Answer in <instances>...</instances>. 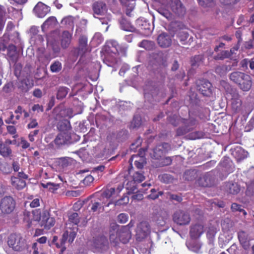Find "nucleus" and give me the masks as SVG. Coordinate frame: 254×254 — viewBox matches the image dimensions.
<instances>
[{"mask_svg":"<svg viewBox=\"0 0 254 254\" xmlns=\"http://www.w3.org/2000/svg\"><path fill=\"white\" fill-rule=\"evenodd\" d=\"M131 237V233L127 226H120L115 225L110 230V240L114 242L119 239L123 244L127 243Z\"/></svg>","mask_w":254,"mask_h":254,"instance_id":"f257e3e1","label":"nucleus"},{"mask_svg":"<svg viewBox=\"0 0 254 254\" xmlns=\"http://www.w3.org/2000/svg\"><path fill=\"white\" fill-rule=\"evenodd\" d=\"M183 178L188 181H192L198 178L196 184L201 187L206 186V174L199 170L191 169L187 170L184 173Z\"/></svg>","mask_w":254,"mask_h":254,"instance_id":"f03ea898","label":"nucleus"},{"mask_svg":"<svg viewBox=\"0 0 254 254\" xmlns=\"http://www.w3.org/2000/svg\"><path fill=\"white\" fill-rule=\"evenodd\" d=\"M136 241L140 242L146 238L151 233V227L149 223L142 221L137 224L135 229Z\"/></svg>","mask_w":254,"mask_h":254,"instance_id":"7ed1b4c3","label":"nucleus"},{"mask_svg":"<svg viewBox=\"0 0 254 254\" xmlns=\"http://www.w3.org/2000/svg\"><path fill=\"white\" fill-rule=\"evenodd\" d=\"M7 244L15 251H22L25 247V240L20 235L11 234L8 237Z\"/></svg>","mask_w":254,"mask_h":254,"instance_id":"20e7f679","label":"nucleus"},{"mask_svg":"<svg viewBox=\"0 0 254 254\" xmlns=\"http://www.w3.org/2000/svg\"><path fill=\"white\" fill-rule=\"evenodd\" d=\"M16 202L13 198L6 196L2 198L0 202V210L3 214H9L14 210Z\"/></svg>","mask_w":254,"mask_h":254,"instance_id":"39448f33","label":"nucleus"},{"mask_svg":"<svg viewBox=\"0 0 254 254\" xmlns=\"http://www.w3.org/2000/svg\"><path fill=\"white\" fill-rule=\"evenodd\" d=\"M171 149L170 145L168 143H162L157 145L150 153L151 157L154 160H158L164 157Z\"/></svg>","mask_w":254,"mask_h":254,"instance_id":"423d86ee","label":"nucleus"},{"mask_svg":"<svg viewBox=\"0 0 254 254\" xmlns=\"http://www.w3.org/2000/svg\"><path fill=\"white\" fill-rule=\"evenodd\" d=\"M173 220L177 225L180 226L186 225L190 223V217L188 213L179 210L174 213Z\"/></svg>","mask_w":254,"mask_h":254,"instance_id":"0eeeda50","label":"nucleus"},{"mask_svg":"<svg viewBox=\"0 0 254 254\" xmlns=\"http://www.w3.org/2000/svg\"><path fill=\"white\" fill-rule=\"evenodd\" d=\"M41 213L40 209H35L31 213L29 211H26L24 213V221L26 222L28 228L32 226V222L40 221L41 218Z\"/></svg>","mask_w":254,"mask_h":254,"instance_id":"6e6552de","label":"nucleus"},{"mask_svg":"<svg viewBox=\"0 0 254 254\" xmlns=\"http://www.w3.org/2000/svg\"><path fill=\"white\" fill-rule=\"evenodd\" d=\"M133 181L128 182L127 184V189L128 190V193H133L137 190L135 183H140L145 179L144 175L138 172H136L132 176Z\"/></svg>","mask_w":254,"mask_h":254,"instance_id":"1a4fd4ad","label":"nucleus"},{"mask_svg":"<svg viewBox=\"0 0 254 254\" xmlns=\"http://www.w3.org/2000/svg\"><path fill=\"white\" fill-rule=\"evenodd\" d=\"M172 11L178 16H184L186 9L180 0H171L170 4Z\"/></svg>","mask_w":254,"mask_h":254,"instance_id":"9d476101","label":"nucleus"},{"mask_svg":"<svg viewBox=\"0 0 254 254\" xmlns=\"http://www.w3.org/2000/svg\"><path fill=\"white\" fill-rule=\"evenodd\" d=\"M70 135L65 132H60L58 134L53 141L56 147L60 148L63 146L68 144L70 140Z\"/></svg>","mask_w":254,"mask_h":254,"instance_id":"9b49d317","label":"nucleus"},{"mask_svg":"<svg viewBox=\"0 0 254 254\" xmlns=\"http://www.w3.org/2000/svg\"><path fill=\"white\" fill-rule=\"evenodd\" d=\"M223 190L227 194H237L240 190V186L236 183L233 182H226L223 185Z\"/></svg>","mask_w":254,"mask_h":254,"instance_id":"f8f14e48","label":"nucleus"},{"mask_svg":"<svg viewBox=\"0 0 254 254\" xmlns=\"http://www.w3.org/2000/svg\"><path fill=\"white\" fill-rule=\"evenodd\" d=\"M204 231V226L198 222L191 226L190 235L191 238L197 239L203 233Z\"/></svg>","mask_w":254,"mask_h":254,"instance_id":"ddd939ff","label":"nucleus"},{"mask_svg":"<svg viewBox=\"0 0 254 254\" xmlns=\"http://www.w3.org/2000/svg\"><path fill=\"white\" fill-rule=\"evenodd\" d=\"M34 11L38 17L42 18L50 11V7L42 2H39L34 7Z\"/></svg>","mask_w":254,"mask_h":254,"instance_id":"4468645a","label":"nucleus"},{"mask_svg":"<svg viewBox=\"0 0 254 254\" xmlns=\"http://www.w3.org/2000/svg\"><path fill=\"white\" fill-rule=\"evenodd\" d=\"M252 84L253 82L251 77L246 74L237 85L243 91L247 92L251 89Z\"/></svg>","mask_w":254,"mask_h":254,"instance_id":"2eb2a0df","label":"nucleus"},{"mask_svg":"<svg viewBox=\"0 0 254 254\" xmlns=\"http://www.w3.org/2000/svg\"><path fill=\"white\" fill-rule=\"evenodd\" d=\"M157 43L160 47L166 48L171 45L172 39L169 34L166 33H162L158 36Z\"/></svg>","mask_w":254,"mask_h":254,"instance_id":"dca6fc26","label":"nucleus"},{"mask_svg":"<svg viewBox=\"0 0 254 254\" xmlns=\"http://www.w3.org/2000/svg\"><path fill=\"white\" fill-rule=\"evenodd\" d=\"M232 108L235 112H238L241 110L242 101L236 90H232Z\"/></svg>","mask_w":254,"mask_h":254,"instance_id":"f3484780","label":"nucleus"},{"mask_svg":"<svg viewBox=\"0 0 254 254\" xmlns=\"http://www.w3.org/2000/svg\"><path fill=\"white\" fill-rule=\"evenodd\" d=\"M12 149L10 146L5 140H0V155L4 158H7L12 155Z\"/></svg>","mask_w":254,"mask_h":254,"instance_id":"a211bd4d","label":"nucleus"},{"mask_svg":"<svg viewBox=\"0 0 254 254\" xmlns=\"http://www.w3.org/2000/svg\"><path fill=\"white\" fill-rule=\"evenodd\" d=\"M238 237L242 247L246 250H248L250 247V243L248 234L244 231H240L238 233Z\"/></svg>","mask_w":254,"mask_h":254,"instance_id":"6ab92c4d","label":"nucleus"},{"mask_svg":"<svg viewBox=\"0 0 254 254\" xmlns=\"http://www.w3.org/2000/svg\"><path fill=\"white\" fill-rule=\"evenodd\" d=\"M92 9L94 14L102 15L106 11L107 7L104 2L96 1L93 4Z\"/></svg>","mask_w":254,"mask_h":254,"instance_id":"aec40b11","label":"nucleus"},{"mask_svg":"<svg viewBox=\"0 0 254 254\" xmlns=\"http://www.w3.org/2000/svg\"><path fill=\"white\" fill-rule=\"evenodd\" d=\"M232 154L238 161H240L247 158L248 153L241 147L237 146L233 150Z\"/></svg>","mask_w":254,"mask_h":254,"instance_id":"412c9836","label":"nucleus"},{"mask_svg":"<svg viewBox=\"0 0 254 254\" xmlns=\"http://www.w3.org/2000/svg\"><path fill=\"white\" fill-rule=\"evenodd\" d=\"M11 182L12 187L17 190H22L26 185L25 180L15 176L11 177Z\"/></svg>","mask_w":254,"mask_h":254,"instance_id":"4be33fe9","label":"nucleus"},{"mask_svg":"<svg viewBox=\"0 0 254 254\" xmlns=\"http://www.w3.org/2000/svg\"><path fill=\"white\" fill-rule=\"evenodd\" d=\"M119 47V44L116 41L110 40L106 43L105 50L108 53L116 54L118 53Z\"/></svg>","mask_w":254,"mask_h":254,"instance_id":"5701e85b","label":"nucleus"},{"mask_svg":"<svg viewBox=\"0 0 254 254\" xmlns=\"http://www.w3.org/2000/svg\"><path fill=\"white\" fill-rule=\"evenodd\" d=\"M122 4L126 6V14L129 17H131V12L134 8V0H120Z\"/></svg>","mask_w":254,"mask_h":254,"instance_id":"b1692460","label":"nucleus"},{"mask_svg":"<svg viewBox=\"0 0 254 254\" xmlns=\"http://www.w3.org/2000/svg\"><path fill=\"white\" fill-rule=\"evenodd\" d=\"M72 37V35L67 31H64L62 35L61 46L64 49L68 47Z\"/></svg>","mask_w":254,"mask_h":254,"instance_id":"393cba45","label":"nucleus"},{"mask_svg":"<svg viewBox=\"0 0 254 254\" xmlns=\"http://www.w3.org/2000/svg\"><path fill=\"white\" fill-rule=\"evenodd\" d=\"M57 128L61 132L69 130L71 128V126L69 121L66 119L60 120L57 124Z\"/></svg>","mask_w":254,"mask_h":254,"instance_id":"a878e982","label":"nucleus"},{"mask_svg":"<svg viewBox=\"0 0 254 254\" xmlns=\"http://www.w3.org/2000/svg\"><path fill=\"white\" fill-rule=\"evenodd\" d=\"M246 74L243 72L236 71L231 73L229 77L231 81L237 85Z\"/></svg>","mask_w":254,"mask_h":254,"instance_id":"bb28decb","label":"nucleus"},{"mask_svg":"<svg viewBox=\"0 0 254 254\" xmlns=\"http://www.w3.org/2000/svg\"><path fill=\"white\" fill-rule=\"evenodd\" d=\"M6 55L10 60L12 61H15L17 55L16 47L13 44L9 45L7 46Z\"/></svg>","mask_w":254,"mask_h":254,"instance_id":"cd10ccee","label":"nucleus"},{"mask_svg":"<svg viewBox=\"0 0 254 254\" xmlns=\"http://www.w3.org/2000/svg\"><path fill=\"white\" fill-rule=\"evenodd\" d=\"M172 160L170 157H163L154 163V166L156 167H162L171 164Z\"/></svg>","mask_w":254,"mask_h":254,"instance_id":"c85d7f7f","label":"nucleus"},{"mask_svg":"<svg viewBox=\"0 0 254 254\" xmlns=\"http://www.w3.org/2000/svg\"><path fill=\"white\" fill-rule=\"evenodd\" d=\"M120 25L122 29L125 31L132 32L135 29L131 23L123 17L120 20Z\"/></svg>","mask_w":254,"mask_h":254,"instance_id":"c756f323","label":"nucleus"},{"mask_svg":"<svg viewBox=\"0 0 254 254\" xmlns=\"http://www.w3.org/2000/svg\"><path fill=\"white\" fill-rule=\"evenodd\" d=\"M220 166L223 168L224 171L227 173L232 172L234 169L232 162L228 158H225L220 163Z\"/></svg>","mask_w":254,"mask_h":254,"instance_id":"7c9ffc66","label":"nucleus"},{"mask_svg":"<svg viewBox=\"0 0 254 254\" xmlns=\"http://www.w3.org/2000/svg\"><path fill=\"white\" fill-rule=\"evenodd\" d=\"M69 88L64 86H60L57 89L56 98L58 100L64 99L69 92Z\"/></svg>","mask_w":254,"mask_h":254,"instance_id":"2f4dec72","label":"nucleus"},{"mask_svg":"<svg viewBox=\"0 0 254 254\" xmlns=\"http://www.w3.org/2000/svg\"><path fill=\"white\" fill-rule=\"evenodd\" d=\"M217 171L210 172L207 173V179H208L209 181V183H207V187H212L216 184L217 182Z\"/></svg>","mask_w":254,"mask_h":254,"instance_id":"473e14b6","label":"nucleus"},{"mask_svg":"<svg viewBox=\"0 0 254 254\" xmlns=\"http://www.w3.org/2000/svg\"><path fill=\"white\" fill-rule=\"evenodd\" d=\"M231 68L230 65L224 64L218 65L215 67V72L220 76H223L225 75L227 72L231 70Z\"/></svg>","mask_w":254,"mask_h":254,"instance_id":"72a5a7b5","label":"nucleus"},{"mask_svg":"<svg viewBox=\"0 0 254 254\" xmlns=\"http://www.w3.org/2000/svg\"><path fill=\"white\" fill-rule=\"evenodd\" d=\"M87 38L84 36H81L79 39V50L83 53L87 52Z\"/></svg>","mask_w":254,"mask_h":254,"instance_id":"f704fd0d","label":"nucleus"},{"mask_svg":"<svg viewBox=\"0 0 254 254\" xmlns=\"http://www.w3.org/2000/svg\"><path fill=\"white\" fill-rule=\"evenodd\" d=\"M206 81L205 80L199 79L196 81L197 89L204 96L206 95Z\"/></svg>","mask_w":254,"mask_h":254,"instance_id":"c9c22d12","label":"nucleus"},{"mask_svg":"<svg viewBox=\"0 0 254 254\" xmlns=\"http://www.w3.org/2000/svg\"><path fill=\"white\" fill-rule=\"evenodd\" d=\"M139 46L146 50L150 51L154 48L155 43L153 41L143 40L139 43Z\"/></svg>","mask_w":254,"mask_h":254,"instance_id":"e433bc0d","label":"nucleus"},{"mask_svg":"<svg viewBox=\"0 0 254 254\" xmlns=\"http://www.w3.org/2000/svg\"><path fill=\"white\" fill-rule=\"evenodd\" d=\"M245 193L248 196H254V179L246 183Z\"/></svg>","mask_w":254,"mask_h":254,"instance_id":"4c0bfd02","label":"nucleus"},{"mask_svg":"<svg viewBox=\"0 0 254 254\" xmlns=\"http://www.w3.org/2000/svg\"><path fill=\"white\" fill-rule=\"evenodd\" d=\"M203 62L201 55L195 56L191 58L190 64L192 67H195L199 66Z\"/></svg>","mask_w":254,"mask_h":254,"instance_id":"58836bf2","label":"nucleus"},{"mask_svg":"<svg viewBox=\"0 0 254 254\" xmlns=\"http://www.w3.org/2000/svg\"><path fill=\"white\" fill-rule=\"evenodd\" d=\"M28 80L27 79H23L20 80L18 85V88L22 92H26L29 89V85L28 82Z\"/></svg>","mask_w":254,"mask_h":254,"instance_id":"ea45409f","label":"nucleus"},{"mask_svg":"<svg viewBox=\"0 0 254 254\" xmlns=\"http://www.w3.org/2000/svg\"><path fill=\"white\" fill-rule=\"evenodd\" d=\"M55 224V220L53 217L48 218V219L44 223H40L41 227H43L46 230H49L53 227Z\"/></svg>","mask_w":254,"mask_h":254,"instance_id":"a19ab883","label":"nucleus"},{"mask_svg":"<svg viewBox=\"0 0 254 254\" xmlns=\"http://www.w3.org/2000/svg\"><path fill=\"white\" fill-rule=\"evenodd\" d=\"M215 88L213 87L210 82H207V97L210 98V101H213L215 99Z\"/></svg>","mask_w":254,"mask_h":254,"instance_id":"79ce46f5","label":"nucleus"},{"mask_svg":"<svg viewBox=\"0 0 254 254\" xmlns=\"http://www.w3.org/2000/svg\"><path fill=\"white\" fill-rule=\"evenodd\" d=\"M141 124V119L140 116H134L130 123L129 128H138Z\"/></svg>","mask_w":254,"mask_h":254,"instance_id":"37998d69","label":"nucleus"},{"mask_svg":"<svg viewBox=\"0 0 254 254\" xmlns=\"http://www.w3.org/2000/svg\"><path fill=\"white\" fill-rule=\"evenodd\" d=\"M68 221L74 225H77L80 222L78 214L76 212H73L68 214Z\"/></svg>","mask_w":254,"mask_h":254,"instance_id":"c03bdc74","label":"nucleus"},{"mask_svg":"<svg viewBox=\"0 0 254 254\" xmlns=\"http://www.w3.org/2000/svg\"><path fill=\"white\" fill-rule=\"evenodd\" d=\"M62 68V63L58 61H55L50 66V70L52 72H59Z\"/></svg>","mask_w":254,"mask_h":254,"instance_id":"a18cd8bd","label":"nucleus"},{"mask_svg":"<svg viewBox=\"0 0 254 254\" xmlns=\"http://www.w3.org/2000/svg\"><path fill=\"white\" fill-rule=\"evenodd\" d=\"M157 11L160 14L165 17L168 20H171L173 19V14L168 10L160 8Z\"/></svg>","mask_w":254,"mask_h":254,"instance_id":"49530a36","label":"nucleus"},{"mask_svg":"<svg viewBox=\"0 0 254 254\" xmlns=\"http://www.w3.org/2000/svg\"><path fill=\"white\" fill-rule=\"evenodd\" d=\"M192 130V127L188 128L185 125L184 127H179L176 130L177 136L183 135Z\"/></svg>","mask_w":254,"mask_h":254,"instance_id":"de8ad7c7","label":"nucleus"},{"mask_svg":"<svg viewBox=\"0 0 254 254\" xmlns=\"http://www.w3.org/2000/svg\"><path fill=\"white\" fill-rule=\"evenodd\" d=\"M232 55V54L229 51H223L214 57L216 60H222L225 58H228Z\"/></svg>","mask_w":254,"mask_h":254,"instance_id":"09e8293b","label":"nucleus"},{"mask_svg":"<svg viewBox=\"0 0 254 254\" xmlns=\"http://www.w3.org/2000/svg\"><path fill=\"white\" fill-rule=\"evenodd\" d=\"M130 193H128L127 192V194H124V196L120 199L116 201L115 203V205H126L129 202V197L127 194H129Z\"/></svg>","mask_w":254,"mask_h":254,"instance_id":"8fccbe9b","label":"nucleus"},{"mask_svg":"<svg viewBox=\"0 0 254 254\" xmlns=\"http://www.w3.org/2000/svg\"><path fill=\"white\" fill-rule=\"evenodd\" d=\"M189 37V33L187 31H180L177 34V38L178 40L184 43Z\"/></svg>","mask_w":254,"mask_h":254,"instance_id":"3c124183","label":"nucleus"},{"mask_svg":"<svg viewBox=\"0 0 254 254\" xmlns=\"http://www.w3.org/2000/svg\"><path fill=\"white\" fill-rule=\"evenodd\" d=\"M5 14L4 7L0 5V32H1L4 25L3 18Z\"/></svg>","mask_w":254,"mask_h":254,"instance_id":"603ef678","label":"nucleus"},{"mask_svg":"<svg viewBox=\"0 0 254 254\" xmlns=\"http://www.w3.org/2000/svg\"><path fill=\"white\" fill-rule=\"evenodd\" d=\"M211 204L213 206H217L220 208H223L225 206V203L221 200H207V204Z\"/></svg>","mask_w":254,"mask_h":254,"instance_id":"864d4df0","label":"nucleus"},{"mask_svg":"<svg viewBox=\"0 0 254 254\" xmlns=\"http://www.w3.org/2000/svg\"><path fill=\"white\" fill-rule=\"evenodd\" d=\"M116 194L115 188H111L105 190L102 193V196L109 198Z\"/></svg>","mask_w":254,"mask_h":254,"instance_id":"5fc2aeb1","label":"nucleus"},{"mask_svg":"<svg viewBox=\"0 0 254 254\" xmlns=\"http://www.w3.org/2000/svg\"><path fill=\"white\" fill-rule=\"evenodd\" d=\"M167 66V64H164V67H166ZM157 74L159 75L160 76V80L161 81L163 82L166 78L167 75V71L165 67L163 68H158L157 70Z\"/></svg>","mask_w":254,"mask_h":254,"instance_id":"6e6d98bb","label":"nucleus"},{"mask_svg":"<svg viewBox=\"0 0 254 254\" xmlns=\"http://www.w3.org/2000/svg\"><path fill=\"white\" fill-rule=\"evenodd\" d=\"M183 123L186 126L188 127V128L192 127L193 129L195 125H196V120L193 119H182Z\"/></svg>","mask_w":254,"mask_h":254,"instance_id":"4d7b16f0","label":"nucleus"},{"mask_svg":"<svg viewBox=\"0 0 254 254\" xmlns=\"http://www.w3.org/2000/svg\"><path fill=\"white\" fill-rule=\"evenodd\" d=\"M231 208L233 212L239 211L243 212L244 215H246L247 214V212L242 208V205H239L236 203H232Z\"/></svg>","mask_w":254,"mask_h":254,"instance_id":"13d9d810","label":"nucleus"},{"mask_svg":"<svg viewBox=\"0 0 254 254\" xmlns=\"http://www.w3.org/2000/svg\"><path fill=\"white\" fill-rule=\"evenodd\" d=\"M160 180L165 183L168 184L173 180V178L171 175L167 174H164L159 176Z\"/></svg>","mask_w":254,"mask_h":254,"instance_id":"bf43d9fd","label":"nucleus"},{"mask_svg":"<svg viewBox=\"0 0 254 254\" xmlns=\"http://www.w3.org/2000/svg\"><path fill=\"white\" fill-rule=\"evenodd\" d=\"M6 129L8 133L10 135H13L12 137L16 138L18 137V135L17 134V131L16 127L13 126H7Z\"/></svg>","mask_w":254,"mask_h":254,"instance_id":"052dcab7","label":"nucleus"},{"mask_svg":"<svg viewBox=\"0 0 254 254\" xmlns=\"http://www.w3.org/2000/svg\"><path fill=\"white\" fill-rule=\"evenodd\" d=\"M153 219L159 225L162 226L165 223V217L162 216L159 214H156L154 216Z\"/></svg>","mask_w":254,"mask_h":254,"instance_id":"680f3d73","label":"nucleus"},{"mask_svg":"<svg viewBox=\"0 0 254 254\" xmlns=\"http://www.w3.org/2000/svg\"><path fill=\"white\" fill-rule=\"evenodd\" d=\"M150 191L151 193L148 195V197L153 200L157 199L159 195L163 194V191H161L157 192L155 189H151Z\"/></svg>","mask_w":254,"mask_h":254,"instance_id":"e2e57ef3","label":"nucleus"},{"mask_svg":"<svg viewBox=\"0 0 254 254\" xmlns=\"http://www.w3.org/2000/svg\"><path fill=\"white\" fill-rule=\"evenodd\" d=\"M216 233V228L214 226H211L209 228V230L207 232V235L208 234L210 235L209 243L212 244L213 242V238Z\"/></svg>","mask_w":254,"mask_h":254,"instance_id":"0e129e2a","label":"nucleus"},{"mask_svg":"<svg viewBox=\"0 0 254 254\" xmlns=\"http://www.w3.org/2000/svg\"><path fill=\"white\" fill-rule=\"evenodd\" d=\"M180 117L177 115H174L173 116H170L168 118V121L171 124L174 126H177L180 120Z\"/></svg>","mask_w":254,"mask_h":254,"instance_id":"69168bd1","label":"nucleus"},{"mask_svg":"<svg viewBox=\"0 0 254 254\" xmlns=\"http://www.w3.org/2000/svg\"><path fill=\"white\" fill-rule=\"evenodd\" d=\"M13 88V84L12 82H9L4 85L2 87V91L5 93H10Z\"/></svg>","mask_w":254,"mask_h":254,"instance_id":"338daca9","label":"nucleus"},{"mask_svg":"<svg viewBox=\"0 0 254 254\" xmlns=\"http://www.w3.org/2000/svg\"><path fill=\"white\" fill-rule=\"evenodd\" d=\"M167 195L169 196V198L171 200H175L178 202H181L183 198L181 195L178 194H172L171 192H168Z\"/></svg>","mask_w":254,"mask_h":254,"instance_id":"774afa93","label":"nucleus"}]
</instances>
